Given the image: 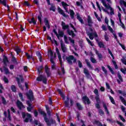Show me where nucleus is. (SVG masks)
Here are the masks:
<instances>
[{
	"label": "nucleus",
	"instance_id": "obj_1",
	"mask_svg": "<svg viewBox=\"0 0 126 126\" xmlns=\"http://www.w3.org/2000/svg\"><path fill=\"white\" fill-rule=\"evenodd\" d=\"M39 113L43 116L44 120L45 123H46L47 126H51L52 125H53V124H56V120L53 119V118H50V119H48V117H47V114L44 111L40 110Z\"/></svg>",
	"mask_w": 126,
	"mask_h": 126
},
{
	"label": "nucleus",
	"instance_id": "obj_2",
	"mask_svg": "<svg viewBox=\"0 0 126 126\" xmlns=\"http://www.w3.org/2000/svg\"><path fill=\"white\" fill-rule=\"evenodd\" d=\"M66 61H67V63L70 65H72L73 63H76V58H74V56L72 55H70L68 57H66Z\"/></svg>",
	"mask_w": 126,
	"mask_h": 126
},
{
	"label": "nucleus",
	"instance_id": "obj_3",
	"mask_svg": "<svg viewBox=\"0 0 126 126\" xmlns=\"http://www.w3.org/2000/svg\"><path fill=\"white\" fill-rule=\"evenodd\" d=\"M19 77H16V79L18 82V84L19 86V87L22 89V91L24 90V89L23 88V87H22V85L21 84V82L23 83L24 82V79H23V77L22 75H19Z\"/></svg>",
	"mask_w": 126,
	"mask_h": 126
},
{
	"label": "nucleus",
	"instance_id": "obj_4",
	"mask_svg": "<svg viewBox=\"0 0 126 126\" xmlns=\"http://www.w3.org/2000/svg\"><path fill=\"white\" fill-rule=\"evenodd\" d=\"M22 118L23 119L25 118V117H27V118L24 120V122L25 123H28V122H32V120H31V118H32V116H31V114L29 113L26 114L25 112H22Z\"/></svg>",
	"mask_w": 126,
	"mask_h": 126
},
{
	"label": "nucleus",
	"instance_id": "obj_5",
	"mask_svg": "<svg viewBox=\"0 0 126 126\" xmlns=\"http://www.w3.org/2000/svg\"><path fill=\"white\" fill-rule=\"evenodd\" d=\"M37 81H42L44 84H47V77L42 75H39L36 78Z\"/></svg>",
	"mask_w": 126,
	"mask_h": 126
},
{
	"label": "nucleus",
	"instance_id": "obj_6",
	"mask_svg": "<svg viewBox=\"0 0 126 126\" xmlns=\"http://www.w3.org/2000/svg\"><path fill=\"white\" fill-rule=\"evenodd\" d=\"M60 44H61V50L63 51V53H66L67 52V48H66V46H65V44L64 43H63V40H60Z\"/></svg>",
	"mask_w": 126,
	"mask_h": 126
},
{
	"label": "nucleus",
	"instance_id": "obj_7",
	"mask_svg": "<svg viewBox=\"0 0 126 126\" xmlns=\"http://www.w3.org/2000/svg\"><path fill=\"white\" fill-rule=\"evenodd\" d=\"M87 34L88 36H89L91 40H93V39H94V37H98V34H97V33L96 32L92 33V32H87Z\"/></svg>",
	"mask_w": 126,
	"mask_h": 126
},
{
	"label": "nucleus",
	"instance_id": "obj_8",
	"mask_svg": "<svg viewBox=\"0 0 126 126\" xmlns=\"http://www.w3.org/2000/svg\"><path fill=\"white\" fill-rule=\"evenodd\" d=\"M82 100L84 104H87L88 105L91 104V101H90V99H89V98L87 97V96L85 95L84 96H83L82 98Z\"/></svg>",
	"mask_w": 126,
	"mask_h": 126
},
{
	"label": "nucleus",
	"instance_id": "obj_9",
	"mask_svg": "<svg viewBox=\"0 0 126 126\" xmlns=\"http://www.w3.org/2000/svg\"><path fill=\"white\" fill-rule=\"evenodd\" d=\"M16 105L19 110H22V109H24L25 106L22 103V102L20 101L19 100H17Z\"/></svg>",
	"mask_w": 126,
	"mask_h": 126
},
{
	"label": "nucleus",
	"instance_id": "obj_10",
	"mask_svg": "<svg viewBox=\"0 0 126 126\" xmlns=\"http://www.w3.org/2000/svg\"><path fill=\"white\" fill-rule=\"evenodd\" d=\"M104 6L106 8H107V9H110V15H114V14H115V13L114 12V9L111 7L109 4H105L104 5Z\"/></svg>",
	"mask_w": 126,
	"mask_h": 126
},
{
	"label": "nucleus",
	"instance_id": "obj_11",
	"mask_svg": "<svg viewBox=\"0 0 126 126\" xmlns=\"http://www.w3.org/2000/svg\"><path fill=\"white\" fill-rule=\"evenodd\" d=\"M117 76L119 78V79H117V82L119 84H121V82H124V80L123 79V77H122V75L121 74L118 72L117 73Z\"/></svg>",
	"mask_w": 126,
	"mask_h": 126
},
{
	"label": "nucleus",
	"instance_id": "obj_12",
	"mask_svg": "<svg viewBox=\"0 0 126 126\" xmlns=\"http://www.w3.org/2000/svg\"><path fill=\"white\" fill-rule=\"evenodd\" d=\"M27 104L29 106V107H27V110L28 112H31V111L32 110V109H33V107L32 106V104H31V103H30V101L27 100Z\"/></svg>",
	"mask_w": 126,
	"mask_h": 126
},
{
	"label": "nucleus",
	"instance_id": "obj_13",
	"mask_svg": "<svg viewBox=\"0 0 126 126\" xmlns=\"http://www.w3.org/2000/svg\"><path fill=\"white\" fill-rule=\"evenodd\" d=\"M58 12H59L60 13V14L63 15V16L64 17H68V15H66L64 13V12H63V9H62L60 7L58 8Z\"/></svg>",
	"mask_w": 126,
	"mask_h": 126
},
{
	"label": "nucleus",
	"instance_id": "obj_14",
	"mask_svg": "<svg viewBox=\"0 0 126 126\" xmlns=\"http://www.w3.org/2000/svg\"><path fill=\"white\" fill-rule=\"evenodd\" d=\"M62 29L63 30H65V29H67V30H68L69 29V26L68 25H65V23H64L63 22H62Z\"/></svg>",
	"mask_w": 126,
	"mask_h": 126
},
{
	"label": "nucleus",
	"instance_id": "obj_15",
	"mask_svg": "<svg viewBox=\"0 0 126 126\" xmlns=\"http://www.w3.org/2000/svg\"><path fill=\"white\" fill-rule=\"evenodd\" d=\"M27 95L30 100H32L33 98V91L31 90H29V94H27Z\"/></svg>",
	"mask_w": 126,
	"mask_h": 126
},
{
	"label": "nucleus",
	"instance_id": "obj_16",
	"mask_svg": "<svg viewBox=\"0 0 126 126\" xmlns=\"http://www.w3.org/2000/svg\"><path fill=\"white\" fill-rule=\"evenodd\" d=\"M67 33L70 36H72V38H73V37H75V34L74 33L73 31H70V30H69V29H68L67 30Z\"/></svg>",
	"mask_w": 126,
	"mask_h": 126
},
{
	"label": "nucleus",
	"instance_id": "obj_17",
	"mask_svg": "<svg viewBox=\"0 0 126 126\" xmlns=\"http://www.w3.org/2000/svg\"><path fill=\"white\" fill-rule=\"evenodd\" d=\"M45 72L47 75V77H49L50 75H51V71H50V68L47 65L45 66Z\"/></svg>",
	"mask_w": 126,
	"mask_h": 126
},
{
	"label": "nucleus",
	"instance_id": "obj_18",
	"mask_svg": "<svg viewBox=\"0 0 126 126\" xmlns=\"http://www.w3.org/2000/svg\"><path fill=\"white\" fill-rule=\"evenodd\" d=\"M84 73L85 74L86 77H87L88 78H89V77H90L91 75L90 73H89V71H88L86 68H84Z\"/></svg>",
	"mask_w": 126,
	"mask_h": 126
},
{
	"label": "nucleus",
	"instance_id": "obj_19",
	"mask_svg": "<svg viewBox=\"0 0 126 126\" xmlns=\"http://www.w3.org/2000/svg\"><path fill=\"white\" fill-rule=\"evenodd\" d=\"M95 54L97 55L99 60H102L103 59V56L102 55V54L99 53V51L97 50H95Z\"/></svg>",
	"mask_w": 126,
	"mask_h": 126
},
{
	"label": "nucleus",
	"instance_id": "obj_20",
	"mask_svg": "<svg viewBox=\"0 0 126 126\" xmlns=\"http://www.w3.org/2000/svg\"><path fill=\"white\" fill-rule=\"evenodd\" d=\"M44 23L45 24V26H46L48 29L51 28V26H50V24H49V21L48 20V19L45 18L44 19Z\"/></svg>",
	"mask_w": 126,
	"mask_h": 126
},
{
	"label": "nucleus",
	"instance_id": "obj_21",
	"mask_svg": "<svg viewBox=\"0 0 126 126\" xmlns=\"http://www.w3.org/2000/svg\"><path fill=\"white\" fill-rule=\"evenodd\" d=\"M85 62L87 63V65L90 68V69H93V66L91 65V63L89 62V60L86 59Z\"/></svg>",
	"mask_w": 126,
	"mask_h": 126
},
{
	"label": "nucleus",
	"instance_id": "obj_22",
	"mask_svg": "<svg viewBox=\"0 0 126 126\" xmlns=\"http://www.w3.org/2000/svg\"><path fill=\"white\" fill-rule=\"evenodd\" d=\"M62 3L64 9H65V10L66 11V12H67V13H69V12H68V11L67 10V8H66V6H68V5L63 1L62 2Z\"/></svg>",
	"mask_w": 126,
	"mask_h": 126
},
{
	"label": "nucleus",
	"instance_id": "obj_23",
	"mask_svg": "<svg viewBox=\"0 0 126 126\" xmlns=\"http://www.w3.org/2000/svg\"><path fill=\"white\" fill-rule=\"evenodd\" d=\"M36 55L38 57L40 63H42V55H41V53L39 51H37L36 52Z\"/></svg>",
	"mask_w": 126,
	"mask_h": 126
},
{
	"label": "nucleus",
	"instance_id": "obj_24",
	"mask_svg": "<svg viewBox=\"0 0 126 126\" xmlns=\"http://www.w3.org/2000/svg\"><path fill=\"white\" fill-rule=\"evenodd\" d=\"M69 101V97H67V100L64 101L65 104V107H66L67 108H70V106H69V104L68 101Z\"/></svg>",
	"mask_w": 126,
	"mask_h": 126
},
{
	"label": "nucleus",
	"instance_id": "obj_25",
	"mask_svg": "<svg viewBox=\"0 0 126 126\" xmlns=\"http://www.w3.org/2000/svg\"><path fill=\"white\" fill-rule=\"evenodd\" d=\"M77 18L78 19L79 21H80L81 24H84V22L83 21V20H82V18L80 17L79 14H77Z\"/></svg>",
	"mask_w": 126,
	"mask_h": 126
},
{
	"label": "nucleus",
	"instance_id": "obj_26",
	"mask_svg": "<svg viewBox=\"0 0 126 126\" xmlns=\"http://www.w3.org/2000/svg\"><path fill=\"white\" fill-rule=\"evenodd\" d=\"M88 23H89L88 25L91 27V26H92V23H93V22H92L91 18L90 16H89L88 18Z\"/></svg>",
	"mask_w": 126,
	"mask_h": 126
},
{
	"label": "nucleus",
	"instance_id": "obj_27",
	"mask_svg": "<svg viewBox=\"0 0 126 126\" xmlns=\"http://www.w3.org/2000/svg\"><path fill=\"white\" fill-rule=\"evenodd\" d=\"M28 21L29 22V23H30V24H31V23H33V24H34V25H35V24H36V21H35V18H32L31 19H29Z\"/></svg>",
	"mask_w": 126,
	"mask_h": 126
},
{
	"label": "nucleus",
	"instance_id": "obj_28",
	"mask_svg": "<svg viewBox=\"0 0 126 126\" xmlns=\"http://www.w3.org/2000/svg\"><path fill=\"white\" fill-rule=\"evenodd\" d=\"M3 62L4 64H5V65H6V63H8V59H7V57L6 56H4L3 59Z\"/></svg>",
	"mask_w": 126,
	"mask_h": 126
},
{
	"label": "nucleus",
	"instance_id": "obj_29",
	"mask_svg": "<svg viewBox=\"0 0 126 126\" xmlns=\"http://www.w3.org/2000/svg\"><path fill=\"white\" fill-rule=\"evenodd\" d=\"M103 108L105 110V112H106L107 115H108V116H110V113L109 112V110H108V107H107V105L105 103L103 104Z\"/></svg>",
	"mask_w": 126,
	"mask_h": 126
},
{
	"label": "nucleus",
	"instance_id": "obj_30",
	"mask_svg": "<svg viewBox=\"0 0 126 126\" xmlns=\"http://www.w3.org/2000/svg\"><path fill=\"white\" fill-rule=\"evenodd\" d=\"M119 98H120L121 101L122 102V103H123V104H124V105H125V106H126V99H125V98L122 96H120Z\"/></svg>",
	"mask_w": 126,
	"mask_h": 126
},
{
	"label": "nucleus",
	"instance_id": "obj_31",
	"mask_svg": "<svg viewBox=\"0 0 126 126\" xmlns=\"http://www.w3.org/2000/svg\"><path fill=\"white\" fill-rule=\"evenodd\" d=\"M69 12L71 18H72V19H73V18H74V11H73L72 10H70Z\"/></svg>",
	"mask_w": 126,
	"mask_h": 126
},
{
	"label": "nucleus",
	"instance_id": "obj_32",
	"mask_svg": "<svg viewBox=\"0 0 126 126\" xmlns=\"http://www.w3.org/2000/svg\"><path fill=\"white\" fill-rule=\"evenodd\" d=\"M94 125H96V126H103V125H102V123H100L99 121L95 120L94 121Z\"/></svg>",
	"mask_w": 126,
	"mask_h": 126
},
{
	"label": "nucleus",
	"instance_id": "obj_33",
	"mask_svg": "<svg viewBox=\"0 0 126 126\" xmlns=\"http://www.w3.org/2000/svg\"><path fill=\"white\" fill-rule=\"evenodd\" d=\"M109 99L111 102L113 104V105H116V102H115V99H114V98L112 97L111 95H109Z\"/></svg>",
	"mask_w": 126,
	"mask_h": 126
},
{
	"label": "nucleus",
	"instance_id": "obj_34",
	"mask_svg": "<svg viewBox=\"0 0 126 126\" xmlns=\"http://www.w3.org/2000/svg\"><path fill=\"white\" fill-rule=\"evenodd\" d=\"M15 51H16L17 55H18V54L21 52V49H20V48L18 47H16L15 48Z\"/></svg>",
	"mask_w": 126,
	"mask_h": 126
},
{
	"label": "nucleus",
	"instance_id": "obj_35",
	"mask_svg": "<svg viewBox=\"0 0 126 126\" xmlns=\"http://www.w3.org/2000/svg\"><path fill=\"white\" fill-rule=\"evenodd\" d=\"M19 96L22 102H24V101H25V99L23 98V95H22V94L21 93H19Z\"/></svg>",
	"mask_w": 126,
	"mask_h": 126
},
{
	"label": "nucleus",
	"instance_id": "obj_36",
	"mask_svg": "<svg viewBox=\"0 0 126 126\" xmlns=\"http://www.w3.org/2000/svg\"><path fill=\"white\" fill-rule=\"evenodd\" d=\"M11 89L13 92H15L16 91V87L15 85H12L11 86Z\"/></svg>",
	"mask_w": 126,
	"mask_h": 126
},
{
	"label": "nucleus",
	"instance_id": "obj_37",
	"mask_svg": "<svg viewBox=\"0 0 126 126\" xmlns=\"http://www.w3.org/2000/svg\"><path fill=\"white\" fill-rule=\"evenodd\" d=\"M3 68L5 71V74H8L9 73V70H8V68H6L5 66H3Z\"/></svg>",
	"mask_w": 126,
	"mask_h": 126
},
{
	"label": "nucleus",
	"instance_id": "obj_38",
	"mask_svg": "<svg viewBox=\"0 0 126 126\" xmlns=\"http://www.w3.org/2000/svg\"><path fill=\"white\" fill-rule=\"evenodd\" d=\"M43 69V66H40L38 68H37V71H38V73L39 74H41V71H42V70Z\"/></svg>",
	"mask_w": 126,
	"mask_h": 126
},
{
	"label": "nucleus",
	"instance_id": "obj_39",
	"mask_svg": "<svg viewBox=\"0 0 126 126\" xmlns=\"http://www.w3.org/2000/svg\"><path fill=\"white\" fill-rule=\"evenodd\" d=\"M0 3H2L4 6H6V0H0Z\"/></svg>",
	"mask_w": 126,
	"mask_h": 126
},
{
	"label": "nucleus",
	"instance_id": "obj_40",
	"mask_svg": "<svg viewBox=\"0 0 126 126\" xmlns=\"http://www.w3.org/2000/svg\"><path fill=\"white\" fill-rule=\"evenodd\" d=\"M68 39H69V41H70V43H71L72 44V47H74V40L71 39V38L70 37H68Z\"/></svg>",
	"mask_w": 126,
	"mask_h": 126
},
{
	"label": "nucleus",
	"instance_id": "obj_41",
	"mask_svg": "<svg viewBox=\"0 0 126 126\" xmlns=\"http://www.w3.org/2000/svg\"><path fill=\"white\" fill-rule=\"evenodd\" d=\"M50 10H52V11H56V6L55 5L51 4V7L50 8Z\"/></svg>",
	"mask_w": 126,
	"mask_h": 126
},
{
	"label": "nucleus",
	"instance_id": "obj_42",
	"mask_svg": "<svg viewBox=\"0 0 126 126\" xmlns=\"http://www.w3.org/2000/svg\"><path fill=\"white\" fill-rule=\"evenodd\" d=\"M91 62H92L93 63H97V61L93 57H91Z\"/></svg>",
	"mask_w": 126,
	"mask_h": 126
},
{
	"label": "nucleus",
	"instance_id": "obj_43",
	"mask_svg": "<svg viewBox=\"0 0 126 126\" xmlns=\"http://www.w3.org/2000/svg\"><path fill=\"white\" fill-rule=\"evenodd\" d=\"M58 91L59 94H60L61 96L62 97V98H63V99H64V95L63 94V92H62V91H61V90H60V89H58Z\"/></svg>",
	"mask_w": 126,
	"mask_h": 126
},
{
	"label": "nucleus",
	"instance_id": "obj_44",
	"mask_svg": "<svg viewBox=\"0 0 126 126\" xmlns=\"http://www.w3.org/2000/svg\"><path fill=\"white\" fill-rule=\"evenodd\" d=\"M58 91L59 94H60L61 96L62 97V98H63V99H64V95L63 94V92H62V91H61V90H60V89H58Z\"/></svg>",
	"mask_w": 126,
	"mask_h": 126
},
{
	"label": "nucleus",
	"instance_id": "obj_45",
	"mask_svg": "<svg viewBox=\"0 0 126 126\" xmlns=\"http://www.w3.org/2000/svg\"><path fill=\"white\" fill-rule=\"evenodd\" d=\"M95 99L97 103H100V102H101V100H100V97H99V95H96L95 97Z\"/></svg>",
	"mask_w": 126,
	"mask_h": 126
},
{
	"label": "nucleus",
	"instance_id": "obj_46",
	"mask_svg": "<svg viewBox=\"0 0 126 126\" xmlns=\"http://www.w3.org/2000/svg\"><path fill=\"white\" fill-rule=\"evenodd\" d=\"M77 105V108L78 109V110H82V106H81V104L79 103H76Z\"/></svg>",
	"mask_w": 126,
	"mask_h": 126
},
{
	"label": "nucleus",
	"instance_id": "obj_47",
	"mask_svg": "<svg viewBox=\"0 0 126 126\" xmlns=\"http://www.w3.org/2000/svg\"><path fill=\"white\" fill-rule=\"evenodd\" d=\"M56 58V54H54V56H51V58H50V62L51 63H54V59H55Z\"/></svg>",
	"mask_w": 126,
	"mask_h": 126
},
{
	"label": "nucleus",
	"instance_id": "obj_48",
	"mask_svg": "<svg viewBox=\"0 0 126 126\" xmlns=\"http://www.w3.org/2000/svg\"><path fill=\"white\" fill-rule=\"evenodd\" d=\"M64 40L65 44H69V42H68V40L67 39V37L66 36V35H64Z\"/></svg>",
	"mask_w": 126,
	"mask_h": 126
},
{
	"label": "nucleus",
	"instance_id": "obj_49",
	"mask_svg": "<svg viewBox=\"0 0 126 126\" xmlns=\"http://www.w3.org/2000/svg\"><path fill=\"white\" fill-rule=\"evenodd\" d=\"M58 33H59L58 35H59L60 37H63V35H64L63 32L59 30L58 32Z\"/></svg>",
	"mask_w": 126,
	"mask_h": 126
},
{
	"label": "nucleus",
	"instance_id": "obj_50",
	"mask_svg": "<svg viewBox=\"0 0 126 126\" xmlns=\"http://www.w3.org/2000/svg\"><path fill=\"white\" fill-rule=\"evenodd\" d=\"M98 44L99 48H105V45L101 42H98Z\"/></svg>",
	"mask_w": 126,
	"mask_h": 126
},
{
	"label": "nucleus",
	"instance_id": "obj_51",
	"mask_svg": "<svg viewBox=\"0 0 126 126\" xmlns=\"http://www.w3.org/2000/svg\"><path fill=\"white\" fill-rule=\"evenodd\" d=\"M112 63L115 67V69H118V68H119V67L118 66V65L117 64V63L115 62V61H113Z\"/></svg>",
	"mask_w": 126,
	"mask_h": 126
},
{
	"label": "nucleus",
	"instance_id": "obj_52",
	"mask_svg": "<svg viewBox=\"0 0 126 126\" xmlns=\"http://www.w3.org/2000/svg\"><path fill=\"white\" fill-rule=\"evenodd\" d=\"M98 113L100 115V116H103L104 114H105V113L104 112V111H103L102 109H99Z\"/></svg>",
	"mask_w": 126,
	"mask_h": 126
},
{
	"label": "nucleus",
	"instance_id": "obj_53",
	"mask_svg": "<svg viewBox=\"0 0 126 126\" xmlns=\"http://www.w3.org/2000/svg\"><path fill=\"white\" fill-rule=\"evenodd\" d=\"M58 55L59 60L60 62V63L62 64V63H63V61H62V56H61V54L59 53Z\"/></svg>",
	"mask_w": 126,
	"mask_h": 126
},
{
	"label": "nucleus",
	"instance_id": "obj_54",
	"mask_svg": "<svg viewBox=\"0 0 126 126\" xmlns=\"http://www.w3.org/2000/svg\"><path fill=\"white\" fill-rule=\"evenodd\" d=\"M121 62L126 65V58H123V59H121Z\"/></svg>",
	"mask_w": 126,
	"mask_h": 126
},
{
	"label": "nucleus",
	"instance_id": "obj_55",
	"mask_svg": "<svg viewBox=\"0 0 126 126\" xmlns=\"http://www.w3.org/2000/svg\"><path fill=\"white\" fill-rule=\"evenodd\" d=\"M120 4L121 5H124L125 7H126V2L125 0L121 1Z\"/></svg>",
	"mask_w": 126,
	"mask_h": 126
},
{
	"label": "nucleus",
	"instance_id": "obj_56",
	"mask_svg": "<svg viewBox=\"0 0 126 126\" xmlns=\"http://www.w3.org/2000/svg\"><path fill=\"white\" fill-rule=\"evenodd\" d=\"M26 56L27 57L28 60H31V59H32V55H30L28 54L27 53H26Z\"/></svg>",
	"mask_w": 126,
	"mask_h": 126
},
{
	"label": "nucleus",
	"instance_id": "obj_57",
	"mask_svg": "<svg viewBox=\"0 0 126 126\" xmlns=\"http://www.w3.org/2000/svg\"><path fill=\"white\" fill-rule=\"evenodd\" d=\"M104 39L107 41H109V36L108 35V34H107V33H105L104 35Z\"/></svg>",
	"mask_w": 126,
	"mask_h": 126
},
{
	"label": "nucleus",
	"instance_id": "obj_58",
	"mask_svg": "<svg viewBox=\"0 0 126 126\" xmlns=\"http://www.w3.org/2000/svg\"><path fill=\"white\" fill-rule=\"evenodd\" d=\"M78 66L80 68L82 67L83 65H82V63H81V62L79 60L78 61Z\"/></svg>",
	"mask_w": 126,
	"mask_h": 126
},
{
	"label": "nucleus",
	"instance_id": "obj_59",
	"mask_svg": "<svg viewBox=\"0 0 126 126\" xmlns=\"http://www.w3.org/2000/svg\"><path fill=\"white\" fill-rule=\"evenodd\" d=\"M3 80L5 82V83H8V79H7V78H6V77L4 76Z\"/></svg>",
	"mask_w": 126,
	"mask_h": 126
},
{
	"label": "nucleus",
	"instance_id": "obj_60",
	"mask_svg": "<svg viewBox=\"0 0 126 126\" xmlns=\"http://www.w3.org/2000/svg\"><path fill=\"white\" fill-rule=\"evenodd\" d=\"M108 30H109V31L111 33H114V30H113V29H112V28H111V26H108Z\"/></svg>",
	"mask_w": 126,
	"mask_h": 126
},
{
	"label": "nucleus",
	"instance_id": "obj_61",
	"mask_svg": "<svg viewBox=\"0 0 126 126\" xmlns=\"http://www.w3.org/2000/svg\"><path fill=\"white\" fill-rule=\"evenodd\" d=\"M119 118L122 122H124V123L126 122V119L122 115H119Z\"/></svg>",
	"mask_w": 126,
	"mask_h": 126
},
{
	"label": "nucleus",
	"instance_id": "obj_62",
	"mask_svg": "<svg viewBox=\"0 0 126 126\" xmlns=\"http://www.w3.org/2000/svg\"><path fill=\"white\" fill-rule=\"evenodd\" d=\"M94 94H95L96 96L99 95V91H98V90H97V89H95L94 91Z\"/></svg>",
	"mask_w": 126,
	"mask_h": 126
},
{
	"label": "nucleus",
	"instance_id": "obj_63",
	"mask_svg": "<svg viewBox=\"0 0 126 126\" xmlns=\"http://www.w3.org/2000/svg\"><path fill=\"white\" fill-rule=\"evenodd\" d=\"M102 69L103 71H104V73H105V74H107L108 71H107V70L106 69V68H105V67L102 66Z\"/></svg>",
	"mask_w": 126,
	"mask_h": 126
},
{
	"label": "nucleus",
	"instance_id": "obj_64",
	"mask_svg": "<svg viewBox=\"0 0 126 126\" xmlns=\"http://www.w3.org/2000/svg\"><path fill=\"white\" fill-rule=\"evenodd\" d=\"M121 72H123L124 74H126V69L121 68L120 69Z\"/></svg>",
	"mask_w": 126,
	"mask_h": 126
}]
</instances>
